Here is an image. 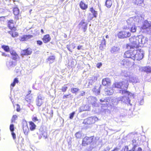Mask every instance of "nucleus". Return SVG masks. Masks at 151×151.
<instances>
[{
	"label": "nucleus",
	"instance_id": "nucleus-18",
	"mask_svg": "<svg viewBox=\"0 0 151 151\" xmlns=\"http://www.w3.org/2000/svg\"><path fill=\"white\" fill-rule=\"evenodd\" d=\"M23 130L25 134H27L29 131V129L28 127L27 123L26 121L23 122Z\"/></svg>",
	"mask_w": 151,
	"mask_h": 151
},
{
	"label": "nucleus",
	"instance_id": "nucleus-30",
	"mask_svg": "<svg viewBox=\"0 0 151 151\" xmlns=\"http://www.w3.org/2000/svg\"><path fill=\"white\" fill-rule=\"evenodd\" d=\"M144 0H135V4L138 5L143 6H144Z\"/></svg>",
	"mask_w": 151,
	"mask_h": 151
},
{
	"label": "nucleus",
	"instance_id": "nucleus-55",
	"mask_svg": "<svg viewBox=\"0 0 151 151\" xmlns=\"http://www.w3.org/2000/svg\"><path fill=\"white\" fill-rule=\"evenodd\" d=\"M85 92L83 91H82L80 92V94L79 96H83L85 94Z\"/></svg>",
	"mask_w": 151,
	"mask_h": 151
},
{
	"label": "nucleus",
	"instance_id": "nucleus-23",
	"mask_svg": "<svg viewBox=\"0 0 151 151\" xmlns=\"http://www.w3.org/2000/svg\"><path fill=\"white\" fill-rule=\"evenodd\" d=\"M142 71L148 73L151 72V67L148 66H145L142 68Z\"/></svg>",
	"mask_w": 151,
	"mask_h": 151
},
{
	"label": "nucleus",
	"instance_id": "nucleus-17",
	"mask_svg": "<svg viewBox=\"0 0 151 151\" xmlns=\"http://www.w3.org/2000/svg\"><path fill=\"white\" fill-rule=\"evenodd\" d=\"M129 80V82L133 83H136L139 82V80L136 76H130Z\"/></svg>",
	"mask_w": 151,
	"mask_h": 151
},
{
	"label": "nucleus",
	"instance_id": "nucleus-19",
	"mask_svg": "<svg viewBox=\"0 0 151 151\" xmlns=\"http://www.w3.org/2000/svg\"><path fill=\"white\" fill-rule=\"evenodd\" d=\"M105 94L107 95H111L113 94V91L111 88L107 87L104 89Z\"/></svg>",
	"mask_w": 151,
	"mask_h": 151
},
{
	"label": "nucleus",
	"instance_id": "nucleus-5",
	"mask_svg": "<svg viewBox=\"0 0 151 151\" xmlns=\"http://www.w3.org/2000/svg\"><path fill=\"white\" fill-rule=\"evenodd\" d=\"M98 120V118L96 116L90 117L85 119L83 123L85 124H91L94 123Z\"/></svg>",
	"mask_w": 151,
	"mask_h": 151
},
{
	"label": "nucleus",
	"instance_id": "nucleus-27",
	"mask_svg": "<svg viewBox=\"0 0 151 151\" xmlns=\"http://www.w3.org/2000/svg\"><path fill=\"white\" fill-rule=\"evenodd\" d=\"M51 38L49 35H45L43 38V40L45 43H47L49 42Z\"/></svg>",
	"mask_w": 151,
	"mask_h": 151
},
{
	"label": "nucleus",
	"instance_id": "nucleus-9",
	"mask_svg": "<svg viewBox=\"0 0 151 151\" xmlns=\"http://www.w3.org/2000/svg\"><path fill=\"white\" fill-rule=\"evenodd\" d=\"M130 94H132V93L129 92V93L128 95L123 94L124 96H122V102L125 103L127 105L129 104L130 106H132V104L130 103V100L129 99V96H130Z\"/></svg>",
	"mask_w": 151,
	"mask_h": 151
},
{
	"label": "nucleus",
	"instance_id": "nucleus-16",
	"mask_svg": "<svg viewBox=\"0 0 151 151\" xmlns=\"http://www.w3.org/2000/svg\"><path fill=\"white\" fill-rule=\"evenodd\" d=\"M32 49L28 48L25 50H23L21 52V55L22 56L30 55L32 53Z\"/></svg>",
	"mask_w": 151,
	"mask_h": 151
},
{
	"label": "nucleus",
	"instance_id": "nucleus-8",
	"mask_svg": "<svg viewBox=\"0 0 151 151\" xmlns=\"http://www.w3.org/2000/svg\"><path fill=\"white\" fill-rule=\"evenodd\" d=\"M88 23L85 22L84 20H82L79 24L78 26L79 28L83 30V32H86L87 28Z\"/></svg>",
	"mask_w": 151,
	"mask_h": 151
},
{
	"label": "nucleus",
	"instance_id": "nucleus-61",
	"mask_svg": "<svg viewBox=\"0 0 151 151\" xmlns=\"http://www.w3.org/2000/svg\"><path fill=\"white\" fill-rule=\"evenodd\" d=\"M70 46L71 47H72L73 49H74L75 47V44L74 43H72L70 44Z\"/></svg>",
	"mask_w": 151,
	"mask_h": 151
},
{
	"label": "nucleus",
	"instance_id": "nucleus-12",
	"mask_svg": "<svg viewBox=\"0 0 151 151\" xmlns=\"http://www.w3.org/2000/svg\"><path fill=\"white\" fill-rule=\"evenodd\" d=\"M17 62L13 59H10L6 62V65L9 69H11L17 65Z\"/></svg>",
	"mask_w": 151,
	"mask_h": 151
},
{
	"label": "nucleus",
	"instance_id": "nucleus-24",
	"mask_svg": "<svg viewBox=\"0 0 151 151\" xmlns=\"http://www.w3.org/2000/svg\"><path fill=\"white\" fill-rule=\"evenodd\" d=\"M26 101L29 104L32 101V97L31 94H28L25 97Z\"/></svg>",
	"mask_w": 151,
	"mask_h": 151
},
{
	"label": "nucleus",
	"instance_id": "nucleus-57",
	"mask_svg": "<svg viewBox=\"0 0 151 151\" xmlns=\"http://www.w3.org/2000/svg\"><path fill=\"white\" fill-rule=\"evenodd\" d=\"M83 48V46L82 45H79L77 47V49L78 50H80L81 49H82Z\"/></svg>",
	"mask_w": 151,
	"mask_h": 151
},
{
	"label": "nucleus",
	"instance_id": "nucleus-58",
	"mask_svg": "<svg viewBox=\"0 0 151 151\" xmlns=\"http://www.w3.org/2000/svg\"><path fill=\"white\" fill-rule=\"evenodd\" d=\"M144 99H142L140 101H139V104L140 105H142L144 103Z\"/></svg>",
	"mask_w": 151,
	"mask_h": 151
},
{
	"label": "nucleus",
	"instance_id": "nucleus-2",
	"mask_svg": "<svg viewBox=\"0 0 151 151\" xmlns=\"http://www.w3.org/2000/svg\"><path fill=\"white\" fill-rule=\"evenodd\" d=\"M137 47H127L128 49H130V50L125 52L124 54V57L130 58L134 60H142L144 57V52L141 49L137 50Z\"/></svg>",
	"mask_w": 151,
	"mask_h": 151
},
{
	"label": "nucleus",
	"instance_id": "nucleus-49",
	"mask_svg": "<svg viewBox=\"0 0 151 151\" xmlns=\"http://www.w3.org/2000/svg\"><path fill=\"white\" fill-rule=\"evenodd\" d=\"M121 64L124 66L126 64L127 61L125 60H123L120 62Z\"/></svg>",
	"mask_w": 151,
	"mask_h": 151
},
{
	"label": "nucleus",
	"instance_id": "nucleus-13",
	"mask_svg": "<svg viewBox=\"0 0 151 151\" xmlns=\"http://www.w3.org/2000/svg\"><path fill=\"white\" fill-rule=\"evenodd\" d=\"M133 146L132 148V150H129L128 146H126L122 148L121 151H142V150L140 147L138 148V150L137 151L135 150V149L137 147V145H136L133 144Z\"/></svg>",
	"mask_w": 151,
	"mask_h": 151
},
{
	"label": "nucleus",
	"instance_id": "nucleus-43",
	"mask_svg": "<svg viewBox=\"0 0 151 151\" xmlns=\"http://www.w3.org/2000/svg\"><path fill=\"white\" fill-rule=\"evenodd\" d=\"M13 21L12 20H9L8 23V26L9 27L10 29H12V27L11 26V24H13Z\"/></svg>",
	"mask_w": 151,
	"mask_h": 151
},
{
	"label": "nucleus",
	"instance_id": "nucleus-45",
	"mask_svg": "<svg viewBox=\"0 0 151 151\" xmlns=\"http://www.w3.org/2000/svg\"><path fill=\"white\" fill-rule=\"evenodd\" d=\"M41 134L45 139L47 138V132H42Z\"/></svg>",
	"mask_w": 151,
	"mask_h": 151
},
{
	"label": "nucleus",
	"instance_id": "nucleus-38",
	"mask_svg": "<svg viewBox=\"0 0 151 151\" xmlns=\"http://www.w3.org/2000/svg\"><path fill=\"white\" fill-rule=\"evenodd\" d=\"M1 47L6 52H9V48L8 46L5 45H3L1 46Z\"/></svg>",
	"mask_w": 151,
	"mask_h": 151
},
{
	"label": "nucleus",
	"instance_id": "nucleus-52",
	"mask_svg": "<svg viewBox=\"0 0 151 151\" xmlns=\"http://www.w3.org/2000/svg\"><path fill=\"white\" fill-rule=\"evenodd\" d=\"M66 47L70 52H73V51L70 49V47H71L70 45H67Z\"/></svg>",
	"mask_w": 151,
	"mask_h": 151
},
{
	"label": "nucleus",
	"instance_id": "nucleus-26",
	"mask_svg": "<svg viewBox=\"0 0 151 151\" xmlns=\"http://www.w3.org/2000/svg\"><path fill=\"white\" fill-rule=\"evenodd\" d=\"M89 107L88 105H86L84 106H82L79 108V112H81L83 111L88 110Z\"/></svg>",
	"mask_w": 151,
	"mask_h": 151
},
{
	"label": "nucleus",
	"instance_id": "nucleus-59",
	"mask_svg": "<svg viewBox=\"0 0 151 151\" xmlns=\"http://www.w3.org/2000/svg\"><path fill=\"white\" fill-rule=\"evenodd\" d=\"M70 95V94H68V95H64L63 96V99H65V98H68V96Z\"/></svg>",
	"mask_w": 151,
	"mask_h": 151
},
{
	"label": "nucleus",
	"instance_id": "nucleus-41",
	"mask_svg": "<svg viewBox=\"0 0 151 151\" xmlns=\"http://www.w3.org/2000/svg\"><path fill=\"white\" fill-rule=\"evenodd\" d=\"M67 85H64V86L62 87V91L63 92H65L68 88L67 86H66Z\"/></svg>",
	"mask_w": 151,
	"mask_h": 151
},
{
	"label": "nucleus",
	"instance_id": "nucleus-39",
	"mask_svg": "<svg viewBox=\"0 0 151 151\" xmlns=\"http://www.w3.org/2000/svg\"><path fill=\"white\" fill-rule=\"evenodd\" d=\"M18 80L17 78H15L14 79L13 82L11 83V86L13 87L15 85L16 83H17L18 82Z\"/></svg>",
	"mask_w": 151,
	"mask_h": 151
},
{
	"label": "nucleus",
	"instance_id": "nucleus-21",
	"mask_svg": "<svg viewBox=\"0 0 151 151\" xmlns=\"http://www.w3.org/2000/svg\"><path fill=\"white\" fill-rule=\"evenodd\" d=\"M122 96H121L113 99L112 101V104L114 105H117L120 101L122 102Z\"/></svg>",
	"mask_w": 151,
	"mask_h": 151
},
{
	"label": "nucleus",
	"instance_id": "nucleus-37",
	"mask_svg": "<svg viewBox=\"0 0 151 151\" xmlns=\"http://www.w3.org/2000/svg\"><path fill=\"white\" fill-rule=\"evenodd\" d=\"M79 90V88H71V91L73 93H76Z\"/></svg>",
	"mask_w": 151,
	"mask_h": 151
},
{
	"label": "nucleus",
	"instance_id": "nucleus-22",
	"mask_svg": "<svg viewBox=\"0 0 151 151\" xmlns=\"http://www.w3.org/2000/svg\"><path fill=\"white\" fill-rule=\"evenodd\" d=\"M97 79V76H94L91 78V79L89 80L88 85H92L94 82H95Z\"/></svg>",
	"mask_w": 151,
	"mask_h": 151
},
{
	"label": "nucleus",
	"instance_id": "nucleus-40",
	"mask_svg": "<svg viewBox=\"0 0 151 151\" xmlns=\"http://www.w3.org/2000/svg\"><path fill=\"white\" fill-rule=\"evenodd\" d=\"M100 101L101 102H105L106 103L107 102H108V99L106 98L105 99H100ZM104 104L105 105H107V103H106V104Z\"/></svg>",
	"mask_w": 151,
	"mask_h": 151
},
{
	"label": "nucleus",
	"instance_id": "nucleus-36",
	"mask_svg": "<svg viewBox=\"0 0 151 151\" xmlns=\"http://www.w3.org/2000/svg\"><path fill=\"white\" fill-rule=\"evenodd\" d=\"M13 11L14 14L15 15H17L19 13V10L17 7H14L13 8Z\"/></svg>",
	"mask_w": 151,
	"mask_h": 151
},
{
	"label": "nucleus",
	"instance_id": "nucleus-50",
	"mask_svg": "<svg viewBox=\"0 0 151 151\" xmlns=\"http://www.w3.org/2000/svg\"><path fill=\"white\" fill-rule=\"evenodd\" d=\"M18 35V34L15 32H13V34H12V37H14L17 36Z\"/></svg>",
	"mask_w": 151,
	"mask_h": 151
},
{
	"label": "nucleus",
	"instance_id": "nucleus-47",
	"mask_svg": "<svg viewBox=\"0 0 151 151\" xmlns=\"http://www.w3.org/2000/svg\"><path fill=\"white\" fill-rule=\"evenodd\" d=\"M76 137L77 138H80L81 137V134L80 132H77L75 134Z\"/></svg>",
	"mask_w": 151,
	"mask_h": 151
},
{
	"label": "nucleus",
	"instance_id": "nucleus-46",
	"mask_svg": "<svg viewBox=\"0 0 151 151\" xmlns=\"http://www.w3.org/2000/svg\"><path fill=\"white\" fill-rule=\"evenodd\" d=\"M24 37H25L26 40H27L30 39L33 37V36L31 35H24Z\"/></svg>",
	"mask_w": 151,
	"mask_h": 151
},
{
	"label": "nucleus",
	"instance_id": "nucleus-51",
	"mask_svg": "<svg viewBox=\"0 0 151 151\" xmlns=\"http://www.w3.org/2000/svg\"><path fill=\"white\" fill-rule=\"evenodd\" d=\"M11 135L12 137L14 139H16V136L15 134L13 132H11Z\"/></svg>",
	"mask_w": 151,
	"mask_h": 151
},
{
	"label": "nucleus",
	"instance_id": "nucleus-35",
	"mask_svg": "<svg viewBox=\"0 0 151 151\" xmlns=\"http://www.w3.org/2000/svg\"><path fill=\"white\" fill-rule=\"evenodd\" d=\"M100 87H99L97 89V87H95L93 89V91L95 93L96 95H99L100 93Z\"/></svg>",
	"mask_w": 151,
	"mask_h": 151
},
{
	"label": "nucleus",
	"instance_id": "nucleus-33",
	"mask_svg": "<svg viewBox=\"0 0 151 151\" xmlns=\"http://www.w3.org/2000/svg\"><path fill=\"white\" fill-rule=\"evenodd\" d=\"M29 128L31 130L33 131L34 130L36 127L35 124L32 122H29Z\"/></svg>",
	"mask_w": 151,
	"mask_h": 151
},
{
	"label": "nucleus",
	"instance_id": "nucleus-44",
	"mask_svg": "<svg viewBox=\"0 0 151 151\" xmlns=\"http://www.w3.org/2000/svg\"><path fill=\"white\" fill-rule=\"evenodd\" d=\"M9 129L11 132H14V126L13 124L10 125Z\"/></svg>",
	"mask_w": 151,
	"mask_h": 151
},
{
	"label": "nucleus",
	"instance_id": "nucleus-64",
	"mask_svg": "<svg viewBox=\"0 0 151 151\" xmlns=\"http://www.w3.org/2000/svg\"><path fill=\"white\" fill-rule=\"evenodd\" d=\"M2 55L4 56H7V55L6 53L4 52H2Z\"/></svg>",
	"mask_w": 151,
	"mask_h": 151
},
{
	"label": "nucleus",
	"instance_id": "nucleus-32",
	"mask_svg": "<svg viewBox=\"0 0 151 151\" xmlns=\"http://www.w3.org/2000/svg\"><path fill=\"white\" fill-rule=\"evenodd\" d=\"M90 11L92 13L93 16L95 18H96L97 17L98 14L97 12L94 9L93 7L90 8Z\"/></svg>",
	"mask_w": 151,
	"mask_h": 151
},
{
	"label": "nucleus",
	"instance_id": "nucleus-1",
	"mask_svg": "<svg viewBox=\"0 0 151 151\" xmlns=\"http://www.w3.org/2000/svg\"><path fill=\"white\" fill-rule=\"evenodd\" d=\"M130 43L127 45V47H138L142 45L146 46L148 44L150 40L145 37L140 35L137 37H131L129 39Z\"/></svg>",
	"mask_w": 151,
	"mask_h": 151
},
{
	"label": "nucleus",
	"instance_id": "nucleus-62",
	"mask_svg": "<svg viewBox=\"0 0 151 151\" xmlns=\"http://www.w3.org/2000/svg\"><path fill=\"white\" fill-rule=\"evenodd\" d=\"M102 65V64L101 63H98L97 64L96 66L97 68H100Z\"/></svg>",
	"mask_w": 151,
	"mask_h": 151
},
{
	"label": "nucleus",
	"instance_id": "nucleus-54",
	"mask_svg": "<svg viewBox=\"0 0 151 151\" xmlns=\"http://www.w3.org/2000/svg\"><path fill=\"white\" fill-rule=\"evenodd\" d=\"M20 40L22 41H25L26 40L24 37V35L23 36V37H21L20 39Z\"/></svg>",
	"mask_w": 151,
	"mask_h": 151
},
{
	"label": "nucleus",
	"instance_id": "nucleus-7",
	"mask_svg": "<svg viewBox=\"0 0 151 151\" xmlns=\"http://www.w3.org/2000/svg\"><path fill=\"white\" fill-rule=\"evenodd\" d=\"M45 98L42 95L39 94L38 95L36 99V105L38 106H40L43 103V101Z\"/></svg>",
	"mask_w": 151,
	"mask_h": 151
},
{
	"label": "nucleus",
	"instance_id": "nucleus-14",
	"mask_svg": "<svg viewBox=\"0 0 151 151\" xmlns=\"http://www.w3.org/2000/svg\"><path fill=\"white\" fill-rule=\"evenodd\" d=\"M10 53L11 55V59H13V60L17 62V60L19 59V57L16 52L12 50L10 51Z\"/></svg>",
	"mask_w": 151,
	"mask_h": 151
},
{
	"label": "nucleus",
	"instance_id": "nucleus-6",
	"mask_svg": "<svg viewBox=\"0 0 151 151\" xmlns=\"http://www.w3.org/2000/svg\"><path fill=\"white\" fill-rule=\"evenodd\" d=\"M117 36L119 38L124 39L130 37L131 36V33L129 32L122 31L118 33Z\"/></svg>",
	"mask_w": 151,
	"mask_h": 151
},
{
	"label": "nucleus",
	"instance_id": "nucleus-11",
	"mask_svg": "<svg viewBox=\"0 0 151 151\" xmlns=\"http://www.w3.org/2000/svg\"><path fill=\"white\" fill-rule=\"evenodd\" d=\"M92 140L93 138L92 137H86L83 139L82 145L83 146H86L89 144L92 141Z\"/></svg>",
	"mask_w": 151,
	"mask_h": 151
},
{
	"label": "nucleus",
	"instance_id": "nucleus-20",
	"mask_svg": "<svg viewBox=\"0 0 151 151\" xmlns=\"http://www.w3.org/2000/svg\"><path fill=\"white\" fill-rule=\"evenodd\" d=\"M102 84L104 86H109L111 84V81L108 78L103 79L102 81Z\"/></svg>",
	"mask_w": 151,
	"mask_h": 151
},
{
	"label": "nucleus",
	"instance_id": "nucleus-63",
	"mask_svg": "<svg viewBox=\"0 0 151 151\" xmlns=\"http://www.w3.org/2000/svg\"><path fill=\"white\" fill-rule=\"evenodd\" d=\"M118 150H119V149L118 148L116 147L114 149L111 151H118Z\"/></svg>",
	"mask_w": 151,
	"mask_h": 151
},
{
	"label": "nucleus",
	"instance_id": "nucleus-56",
	"mask_svg": "<svg viewBox=\"0 0 151 151\" xmlns=\"http://www.w3.org/2000/svg\"><path fill=\"white\" fill-rule=\"evenodd\" d=\"M17 116L16 115H13L12 118V121H15L16 119V118H17Z\"/></svg>",
	"mask_w": 151,
	"mask_h": 151
},
{
	"label": "nucleus",
	"instance_id": "nucleus-25",
	"mask_svg": "<svg viewBox=\"0 0 151 151\" xmlns=\"http://www.w3.org/2000/svg\"><path fill=\"white\" fill-rule=\"evenodd\" d=\"M120 50V49L119 47L114 46L111 47V52L112 53H116L119 52Z\"/></svg>",
	"mask_w": 151,
	"mask_h": 151
},
{
	"label": "nucleus",
	"instance_id": "nucleus-42",
	"mask_svg": "<svg viewBox=\"0 0 151 151\" xmlns=\"http://www.w3.org/2000/svg\"><path fill=\"white\" fill-rule=\"evenodd\" d=\"M5 17L2 16L0 17V23L3 24L5 20Z\"/></svg>",
	"mask_w": 151,
	"mask_h": 151
},
{
	"label": "nucleus",
	"instance_id": "nucleus-53",
	"mask_svg": "<svg viewBox=\"0 0 151 151\" xmlns=\"http://www.w3.org/2000/svg\"><path fill=\"white\" fill-rule=\"evenodd\" d=\"M36 42L37 44L39 45H41L42 44V42L40 40H37Z\"/></svg>",
	"mask_w": 151,
	"mask_h": 151
},
{
	"label": "nucleus",
	"instance_id": "nucleus-15",
	"mask_svg": "<svg viewBox=\"0 0 151 151\" xmlns=\"http://www.w3.org/2000/svg\"><path fill=\"white\" fill-rule=\"evenodd\" d=\"M142 28V29H147V30H148L151 28V22H149L147 20H145L143 23Z\"/></svg>",
	"mask_w": 151,
	"mask_h": 151
},
{
	"label": "nucleus",
	"instance_id": "nucleus-60",
	"mask_svg": "<svg viewBox=\"0 0 151 151\" xmlns=\"http://www.w3.org/2000/svg\"><path fill=\"white\" fill-rule=\"evenodd\" d=\"M32 120L34 122H36L38 120L37 118V117H34L32 119Z\"/></svg>",
	"mask_w": 151,
	"mask_h": 151
},
{
	"label": "nucleus",
	"instance_id": "nucleus-28",
	"mask_svg": "<svg viewBox=\"0 0 151 151\" xmlns=\"http://www.w3.org/2000/svg\"><path fill=\"white\" fill-rule=\"evenodd\" d=\"M55 60V57L54 56L52 55L49 56L47 59V62L51 64Z\"/></svg>",
	"mask_w": 151,
	"mask_h": 151
},
{
	"label": "nucleus",
	"instance_id": "nucleus-10",
	"mask_svg": "<svg viewBox=\"0 0 151 151\" xmlns=\"http://www.w3.org/2000/svg\"><path fill=\"white\" fill-rule=\"evenodd\" d=\"M88 101L89 103L91 104L93 106L97 107L98 106V104L96 103L97 99L95 97H89L88 98Z\"/></svg>",
	"mask_w": 151,
	"mask_h": 151
},
{
	"label": "nucleus",
	"instance_id": "nucleus-3",
	"mask_svg": "<svg viewBox=\"0 0 151 151\" xmlns=\"http://www.w3.org/2000/svg\"><path fill=\"white\" fill-rule=\"evenodd\" d=\"M128 85V81L124 80L122 82H116L114 84L113 86L115 88L121 89L119 90V93L122 94L128 95L129 93V92L126 90Z\"/></svg>",
	"mask_w": 151,
	"mask_h": 151
},
{
	"label": "nucleus",
	"instance_id": "nucleus-31",
	"mask_svg": "<svg viewBox=\"0 0 151 151\" xmlns=\"http://www.w3.org/2000/svg\"><path fill=\"white\" fill-rule=\"evenodd\" d=\"M112 5L111 0H106L105 5L108 8H110Z\"/></svg>",
	"mask_w": 151,
	"mask_h": 151
},
{
	"label": "nucleus",
	"instance_id": "nucleus-48",
	"mask_svg": "<svg viewBox=\"0 0 151 151\" xmlns=\"http://www.w3.org/2000/svg\"><path fill=\"white\" fill-rule=\"evenodd\" d=\"M75 114V112H73L70 114L69 118L70 119H72L73 118Z\"/></svg>",
	"mask_w": 151,
	"mask_h": 151
},
{
	"label": "nucleus",
	"instance_id": "nucleus-4",
	"mask_svg": "<svg viewBox=\"0 0 151 151\" xmlns=\"http://www.w3.org/2000/svg\"><path fill=\"white\" fill-rule=\"evenodd\" d=\"M132 20V19L131 18L127 20V25L126 26V29H130L131 32L134 33L136 32L137 29V27L134 24V23Z\"/></svg>",
	"mask_w": 151,
	"mask_h": 151
},
{
	"label": "nucleus",
	"instance_id": "nucleus-34",
	"mask_svg": "<svg viewBox=\"0 0 151 151\" xmlns=\"http://www.w3.org/2000/svg\"><path fill=\"white\" fill-rule=\"evenodd\" d=\"M106 41L104 38H103L101 42L100 46V48L101 49L104 48L106 47Z\"/></svg>",
	"mask_w": 151,
	"mask_h": 151
},
{
	"label": "nucleus",
	"instance_id": "nucleus-29",
	"mask_svg": "<svg viewBox=\"0 0 151 151\" xmlns=\"http://www.w3.org/2000/svg\"><path fill=\"white\" fill-rule=\"evenodd\" d=\"M79 5L81 8L83 10H85L88 8V5L82 1H81Z\"/></svg>",
	"mask_w": 151,
	"mask_h": 151
}]
</instances>
